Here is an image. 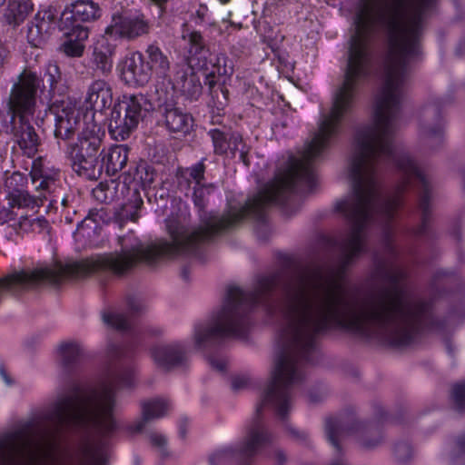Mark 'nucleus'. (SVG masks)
I'll return each instance as SVG.
<instances>
[{
	"label": "nucleus",
	"mask_w": 465,
	"mask_h": 465,
	"mask_svg": "<svg viewBox=\"0 0 465 465\" xmlns=\"http://www.w3.org/2000/svg\"><path fill=\"white\" fill-rule=\"evenodd\" d=\"M378 285L361 298L350 296L337 279H255L252 290L230 286L222 307L193 326L194 348L204 351L225 339H244L252 311L261 306L279 321L270 381L242 440L213 452L211 465H252L253 458L273 441L261 419L264 406L284 420L292 407V390L313 364L319 335L343 328L391 345H409V299L402 279H375Z\"/></svg>",
	"instance_id": "nucleus-1"
},
{
	"label": "nucleus",
	"mask_w": 465,
	"mask_h": 465,
	"mask_svg": "<svg viewBox=\"0 0 465 465\" xmlns=\"http://www.w3.org/2000/svg\"><path fill=\"white\" fill-rule=\"evenodd\" d=\"M134 343L125 346L109 343L106 349L109 362L96 386L85 392L70 376L84 356V348L77 341L61 343L58 354L62 373L56 398L40 420H30L0 438V465L16 460L35 465L42 457L49 455L61 434L80 428L92 430L101 438L87 451L88 465H105L107 440L119 430L114 418L117 392L135 384L134 367L124 362L132 357Z\"/></svg>",
	"instance_id": "nucleus-2"
},
{
	"label": "nucleus",
	"mask_w": 465,
	"mask_h": 465,
	"mask_svg": "<svg viewBox=\"0 0 465 465\" xmlns=\"http://www.w3.org/2000/svg\"><path fill=\"white\" fill-rule=\"evenodd\" d=\"M188 45L186 63L183 64L189 66L191 71L198 70L205 74L204 84L210 89L214 106L218 110L223 109L227 104L228 91L216 87L215 76L231 77L234 71L232 61L223 53L213 55L200 32L193 31L188 35Z\"/></svg>",
	"instance_id": "nucleus-3"
},
{
	"label": "nucleus",
	"mask_w": 465,
	"mask_h": 465,
	"mask_svg": "<svg viewBox=\"0 0 465 465\" xmlns=\"http://www.w3.org/2000/svg\"><path fill=\"white\" fill-rule=\"evenodd\" d=\"M100 128L95 124L86 126L79 134L78 142L68 146L66 155L73 171L86 180L100 178L104 165L98 160L102 144Z\"/></svg>",
	"instance_id": "nucleus-4"
},
{
	"label": "nucleus",
	"mask_w": 465,
	"mask_h": 465,
	"mask_svg": "<svg viewBox=\"0 0 465 465\" xmlns=\"http://www.w3.org/2000/svg\"><path fill=\"white\" fill-rule=\"evenodd\" d=\"M151 109L152 104L143 94H124L111 112L108 126L111 136L117 141L129 138Z\"/></svg>",
	"instance_id": "nucleus-5"
},
{
	"label": "nucleus",
	"mask_w": 465,
	"mask_h": 465,
	"mask_svg": "<svg viewBox=\"0 0 465 465\" xmlns=\"http://www.w3.org/2000/svg\"><path fill=\"white\" fill-rule=\"evenodd\" d=\"M110 180L100 183L93 190L94 197L100 203H110L114 201L123 200L122 207L118 212V217L121 221L136 222L139 218V211L143 202L137 187V183L134 181Z\"/></svg>",
	"instance_id": "nucleus-6"
},
{
	"label": "nucleus",
	"mask_w": 465,
	"mask_h": 465,
	"mask_svg": "<svg viewBox=\"0 0 465 465\" xmlns=\"http://www.w3.org/2000/svg\"><path fill=\"white\" fill-rule=\"evenodd\" d=\"M40 87L38 75L30 70L23 71L13 84L8 102V111L15 118L34 115Z\"/></svg>",
	"instance_id": "nucleus-7"
},
{
	"label": "nucleus",
	"mask_w": 465,
	"mask_h": 465,
	"mask_svg": "<svg viewBox=\"0 0 465 465\" xmlns=\"http://www.w3.org/2000/svg\"><path fill=\"white\" fill-rule=\"evenodd\" d=\"M348 430L351 433H358V440L361 446L365 450H372L378 447L382 442V436L377 435L373 439H369L372 434V426L364 421H353L349 428H345L341 420L335 417L327 418L325 420V433L330 443L334 447L338 457L335 458L331 465H348L347 461L340 456L341 447L339 444L340 439Z\"/></svg>",
	"instance_id": "nucleus-8"
},
{
	"label": "nucleus",
	"mask_w": 465,
	"mask_h": 465,
	"mask_svg": "<svg viewBox=\"0 0 465 465\" xmlns=\"http://www.w3.org/2000/svg\"><path fill=\"white\" fill-rule=\"evenodd\" d=\"M60 169L45 163L42 158L34 160L30 171L32 182L34 183L39 182V184L35 187L36 190L46 196H51L49 199L50 205L57 203L59 200H61L63 204L65 203V199L60 194Z\"/></svg>",
	"instance_id": "nucleus-9"
},
{
	"label": "nucleus",
	"mask_w": 465,
	"mask_h": 465,
	"mask_svg": "<svg viewBox=\"0 0 465 465\" xmlns=\"http://www.w3.org/2000/svg\"><path fill=\"white\" fill-rule=\"evenodd\" d=\"M150 24L143 14L114 15L111 23L105 28L109 38L133 40L149 33Z\"/></svg>",
	"instance_id": "nucleus-10"
},
{
	"label": "nucleus",
	"mask_w": 465,
	"mask_h": 465,
	"mask_svg": "<svg viewBox=\"0 0 465 465\" xmlns=\"http://www.w3.org/2000/svg\"><path fill=\"white\" fill-rule=\"evenodd\" d=\"M208 135L212 139L213 153L216 155H224L230 151L232 156H234L235 153L239 152L240 160L246 166H249L250 161L248 154L250 147L243 143L241 134L223 125L210 129Z\"/></svg>",
	"instance_id": "nucleus-11"
},
{
	"label": "nucleus",
	"mask_w": 465,
	"mask_h": 465,
	"mask_svg": "<svg viewBox=\"0 0 465 465\" xmlns=\"http://www.w3.org/2000/svg\"><path fill=\"white\" fill-rule=\"evenodd\" d=\"M50 110L55 114L54 137L59 141L71 139L79 124L75 106L69 99H55L49 104Z\"/></svg>",
	"instance_id": "nucleus-12"
},
{
	"label": "nucleus",
	"mask_w": 465,
	"mask_h": 465,
	"mask_svg": "<svg viewBox=\"0 0 465 465\" xmlns=\"http://www.w3.org/2000/svg\"><path fill=\"white\" fill-rule=\"evenodd\" d=\"M5 132L11 134L23 153L27 157H34L41 144L40 137L35 132L27 117H10V124Z\"/></svg>",
	"instance_id": "nucleus-13"
},
{
	"label": "nucleus",
	"mask_w": 465,
	"mask_h": 465,
	"mask_svg": "<svg viewBox=\"0 0 465 465\" xmlns=\"http://www.w3.org/2000/svg\"><path fill=\"white\" fill-rule=\"evenodd\" d=\"M40 82L39 99L41 103L52 104L55 99H64L65 86L62 83V74L56 63L49 62L45 65L43 76H38Z\"/></svg>",
	"instance_id": "nucleus-14"
},
{
	"label": "nucleus",
	"mask_w": 465,
	"mask_h": 465,
	"mask_svg": "<svg viewBox=\"0 0 465 465\" xmlns=\"http://www.w3.org/2000/svg\"><path fill=\"white\" fill-rule=\"evenodd\" d=\"M152 357L158 367L170 370L185 366L188 361V349L185 341L162 344L152 349Z\"/></svg>",
	"instance_id": "nucleus-15"
},
{
	"label": "nucleus",
	"mask_w": 465,
	"mask_h": 465,
	"mask_svg": "<svg viewBox=\"0 0 465 465\" xmlns=\"http://www.w3.org/2000/svg\"><path fill=\"white\" fill-rule=\"evenodd\" d=\"M56 27V17L51 10H42L35 14L26 26V38L33 46L44 44Z\"/></svg>",
	"instance_id": "nucleus-16"
},
{
	"label": "nucleus",
	"mask_w": 465,
	"mask_h": 465,
	"mask_svg": "<svg viewBox=\"0 0 465 465\" xmlns=\"http://www.w3.org/2000/svg\"><path fill=\"white\" fill-rule=\"evenodd\" d=\"M126 312L115 310L104 312L102 319L104 324L117 331L129 330L132 325V318L143 313L145 310V305L139 297L129 296L126 299Z\"/></svg>",
	"instance_id": "nucleus-17"
},
{
	"label": "nucleus",
	"mask_w": 465,
	"mask_h": 465,
	"mask_svg": "<svg viewBox=\"0 0 465 465\" xmlns=\"http://www.w3.org/2000/svg\"><path fill=\"white\" fill-rule=\"evenodd\" d=\"M173 84L185 99L190 101L198 100L203 93L200 77L186 64H175Z\"/></svg>",
	"instance_id": "nucleus-18"
},
{
	"label": "nucleus",
	"mask_w": 465,
	"mask_h": 465,
	"mask_svg": "<svg viewBox=\"0 0 465 465\" xmlns=\"http://www.w3.org/2000/svg\"><path fill=\"white\" fill-rule=\"evenodd\" d=\"M152 74L141 53L127 56L122 68V77L130 85L143 86L151 79Z\"/></svg>",
	"instance_id": "nucleus-19"
},
{
	"label": "nucleus",
	"mask_w": 465,
	"mask_h": 465,
	"mask_svg": "<svg viewBox=\"0 0 465 465\" xmlns=\"http://www.w3.org/2000/svg\"><path fill=\"white\" fill-rule=\"evenodd\" d=\"M141 407L142 417L126 426V430L131 434L142 432L149 421L163 417L170 405L165 399L155 398L143 401Z\"/></svg>",
	"instance_id": "nucleus-20"
},
{
	"label": "nucleus",
	"mask_w": 465,
	"mask_h": 465,
	"mask_svg": "<svg viewBox=\"0 0 465 465\" xmlns=\"http://www.w3.org/2000/svg\"><path fill=\"white\" fill-rule=\"evenodd\" d=\"M103 10L98 3L93 0H75L67 6L62 15V23L69 19L74 22L91 23L98 20Z\"/></svg>",
	"instance_id": "nucleus-21"
},
{
	"label": "nucleus",
	"mask_w": 465,
	"mask_h": 465,
	"mask_svg": "<svg viewBox=\"0 0 465 465\" xmlns=\"http://www.w3.org/2000/svg\"><path fill=\"white\" fill-rule=\"evenodd\" d=\"M161 112L164 126L170 133L186 134L192 130L193 119L181 108L165 104Z\"/></svg>",
	"instance_id": "nucleus-22"
},
{
	"label": "nucleus",
	"mask_w": 465,
	"mask_h": 465,
	"mask_svg": "<svg viewBox=\"0 0 465 465\" xmlns=\"http://www.w3.org/2000/svg\"><path fill=\"white\" fill-rule=\"evenodd\" d=\"M115 45L109 42L107 35H103L94 45L92 64L95 72L102 75H108L113 69V56Z\"/></svg>",
	"instance_id": "nucleus-23"
},
{
	"label": "nucleus",
	"mask_w": 465,
	"mask_h": 465,
	"mask_svg": "<svg viewBox=\"0 0 465 465\" xmlns=\"http://www.w3.org/2000/svg\"><path fill=\"white\" fill-rule=\"evenodd\" d=\"M129 147L126 144L112 145L103 149L100 153L101 165L108 175H115L127 164L129 159Z\"/></svg>",
	"instance_id": "nucleus-24"
},
{
	"label": "nucleus",
	"mask_w": 465,
	"mask_h": 465,
	"mask_svg": "<svg viewBox=\"0 0 465 465\" xmlns=\"http://www.w3.org/2000/svg\"><path fill=\"white\" fill-rule=\"evenodd\" d=\"M85 101L92 110L102 113L112 105V88L104 80H95L88 87Z\"/></svg>",
	"instance_id": "nucleus-25"
},
{
	"label": "nucleus",
	"mask_w": 465,
	"mask_h": 465,
	"mask_svg": "<svg viewBox=\"0 0 465 465\" xmlns=\"http://www.w3.org/2000/svg\"><path fill=\"white\" fill-rule=\"evenodd\" d=\"M33 10L29 0H9L3 11L1 21L12 28L18 27Z\"/></svg>",
	"instance_id": "nucleus-26"
},
{
	"label": "nucleus",
	"mask_w": 465,
	"mask_h": 465,
	"mask_svg": "<svg viewBox=\"0 0 465 465\" xmlns=\"http://www.w3.org/2000/svg\"><path fill=\"white\" fill-rule=\"evenodd\" d=\"M146 64L151 74L165 79L169 75L170 60L168 55L156 45H149L145 50Z\"/></svg>",
	"instance_id": "nucleus-27"
},
{
	"label": "nucleus",
	"mask_w": 465,
	"mask_h": 465,
	"mask_svg": "<svg viewBox=\"0 0 465 465\" xmlns=\"http://www.w3.org/2000/svg\"><path fill=\"white\" fill-rule=\"evenodd\" d=\"M7 200L11 207L35 209L43 205L44 201L48 200V196L43 193H39L38 195L35 196L30 194L25 189L8 196Z\"/></svg>",
	"instance_id": "nucleus-28"
},
{
	"label": "nucleus",
	"mask_w": 465,
	"mask_h": 465,
	"mask_svg": "<svg viewBox=\"0 0 465 465\" xmlns=\"http://www.w3.org/2000/svg\"><path fill=\"white\" fill-rule=\"evenodd\" d=\"M13 208L10 204L0 208V224L10 223L15 233H19L20 231L27 232L28 217L22 215L17 219V213L14 212Z\"/></svg>",
	"instance_id": "nucleus-29"
},
{
	"label": "nucleus",
	"mask_w": 465,
	"mask_h": 465,
	"mask_svg": "<svg viewBox=\"0 0 465 465\" xmlns=\"http://www.w3.org/2000/svg\"><path fill=\"white\" fill-rule=\"evenodd\" d=\"M27 176L20 172H14L5 179L6 197L26 189Z\"/></svg>",
	"instance_id": "nucleus-30"
},
{
	"label": "nucleus",
	"mask_w": 465,
	"mask_h": 465,
	"mask_svg": "<svg viewBox=\"0 0 465 465\" xmlns=\"http://www.w3.org/2000/svg\"><path fill=\"white\" fill-rule=\"evenodd\" d=\"M80 22L71 21L69 25V30L65 33V35L68 39L73 41L84 42L88 38L89 30L87 26L81 25Z\"/></svg>",
	"instance_id": "nucleus-31"
},
{
	"label": "nucleus",
	"mask_w": 465,
	"mask_h": 465,
	"mask_svg": "<svg viewBox=\"0 0 465 465\" xmlns=\"http://www.w3.org/2000/svg\"><path fill=\"white\" fill-rule=\"evenodd\" d=\"M97 228L98 223L91 215H88L78 223L76 233L83 237H91Z\"/></svg>",
	"instance_id": "nucleus-32"
},
{
	"label": "nucleus",
	"mask_w": 465,
	"mask_h": 465,
	"mask_svg": "<svg viewBox=\"0 0 465 465\" xmlns=\"http://www.w3.org/2000/svg\"><path fill=\"white\" fill-rule=\"evenodd\" d=\"M393 454L398 462L405 463L412 457L411 446L406 441L399 442L393 448Z\"/></svg>",
	"instance_id": "nucleus-33"
},
{
	"label": "nucleus",
	"mask_w": 465,
	"mask_h": 465,
	"mask_svg": "<svg viewBox=\"0 0 465 465\" xmlns=\"http://www.w3.org/2000/svg\"><path fill=\"white\" fill-rule=\"evenodd\" d=\"M62 48L66 55L80 57L84 53V45L81 42L73 41L67 38V40L63 44Z\"/></svg>",
	"instance_id": "nucleus-34"
},
{
	"label": "nucleus",
	"mask_w": 465,
	"mask_h": 465,
	"mask_svg": "<svg viewBox=\"0 0 465 465\" xmlns=\"http://www.w3.org/2000/svg\"><path fill=\"white\" fill-rule=\"evenodd\" d=\"M452 398L456 408L465 411V382L456 384L452 389Z\"/></svg>",
	"instance_id": "nucleus-35"
},
{
	"label": "nucleus",
	"mask_w": 465,
	"mask_h": 465,
	"mask_svg": "<svg viewBox=\"0 0 465 465\" xmlns=\"http://www.w3.org/2000/svg\"><path fill=\"white\" fill-rule=\"evenodd\" d=\"M272 465H286L288 462L287 453L280 448H275L268 456Z\"/></svg>",
	"instance_id": "nucleus-36"
},
{
	"label": "nucleus",
	"mask_w": 465,
	"mask_h": 465,
	"mask_svg": "<svg viewBox=\"0 0 465 465\" xmlns=\"http://www.w3.org/2000/svg\"><path fill=\"white\" fill-rule=\"evenodd\" d=\"M207 361L213 370L223 372L226 369L227 361L223 357L210 355L207 357Z\"/></svg>",
	"instance_id": "nucleus-37"
},
{
	"label": "nucleus",
	"mask_w": 465,
	"mask_h": 465,
	"mask_svg": "<svg viewBox=\"0 0 465 465\" xmlns=\"http://www.w3.org/2000/svg\"><path fill=\"white\" fill-rule=\"evenodd\" d=\"M27 231L38 229L39 231H43L48 227V222L44 217H37L35 219H29L26 224Z\"/></svg>",
	"instance_id": "nucleus-38"
},
{
	"label": "nucleus",
	"mask_w": 465,
	"mask_h": 465,
	"mask_svg": "<svg viewBox=\"0 0 465 465\" xmlns=\"http://www.w3.org/2000/svg\"><path fill=\"white\" fill-rule=\"evenodd\" d=\"M420 134L424 138L433 137L436 134L435 124L433 123L426 124L423 120H420Z\"/></svg>",
	"instance_id": "nucleus-39"
},
{
	"label": "nucleus",
	"mask_w": 465,
	"mask_h": 465,
	"mask_svg": "<svg viewBox=\"0 0 465 465\" xmlns=\"http://www.w3.org/2000/svg\"><path fill=\"white\" fill-rule=\"evenodd\" d=\"M286 428L295 440L301 442H307L309 440V434L305 430H300L298 429L292 428L289 424H286Z\"/></svg>",
	"instance_id": "nucleus-40"
},
{
	"label": "nucleus",
	"mask_w": 465,
	"mask_h": 465,
	"mask_svg": "<svg viewBox=\"0 0 465 465\" xmlns=\"http://www.w3.org/2000/svg\"><path fill=\"white\" fill-rule=\"evenodd\" d=\"M249 383V379L246 376H236L232 380V388L233 391H239L245 388Z\"/></svg>",
	"instance_id": "nucleus-41"
},
{
	"label": "nucleus",
	"mask_w": 465,
	"mask_h": 465,
	"mask_svg": "<svg viewBox=\"0 0 465 465\" xmlns=\"http://www.w3.org/2000/svg\"><path fill=\"white\" fill-rule=\"evenodd\" d=\"M150 440L153 446L163 448L166 443V439L163 434L153 432L150 434Z\"/></svg>",
	"instance_id": "nucleus-42"
},
{
	"label": "nucleus",
	"mask_w": 465,
	"mask_h": 465,
	"mask_svg": "<svg viewBox=\"0 0 465 465\" xmlns=\"http://www.w3.org/2000/svg\"><path fill=\"white\" fill-rule=\"evenodd\" d=\"M458 452L465 454V435L460 436L457 440Z\"/></svg>",
	"instance_id": "nucleus-43"
},
{
	"label": "nucleus",
	"mask_w": 465,
	"mask_h": 465,
	"mask_svg": "<svg viewBox=\"0 0 465 465\" xmlns=\"http://www.w3.org/2000/svg\"><path fill=\"white\" fill-rule=\"evenodd\" d=\"M443 274H444V273H443L441 271L438 270V272H437V275H438V301H439L440 299H441V298H442V296H443V293H442L441 290H440V289H441V288H442V286H443V283H442V282H440V278L443 276Z\"/></svg>",
	"instance_id": "nucleus-44"
},
{
	"label": "nucleus",
	"mask_w": 465,
	"mask_h": 465,
	"mask_svg": "<svg viewBox=\"0 0 465 465\" xmlns=\"http://www.w3.org/2000/svg\"><path fill=\"white\" fill-rule=\"evenodd\" d=\"M0 375L6 384H11V381L3 367H0Z\"/></svg>",
	"instance_id": "nucleus-45"
},
{
	"label": "nucleus",
	"mask_w": 465,
	"mask_h": 465,
	"mask_svg": "<svg viewBox=\"0 0 465 465\" xmlns=\"http://www.w3.org/2000/svg\"><path fill=\"white\" fill-rule=\"evenodd\" d=\"M146 331L151 335H159L162 333V330L160 328L146 329Z\"/></svg>",
	"instance_id": "nucleus-46"
},
{
	"label": "nucleus",
	"mask_w": 465,
	"mask_h": 465,
	"mask_svg": "<svg viewBox=\"0 0 465 465\" xmlns=\"http://www.w3.org/2000/svg\"><path fill=\"white\" fill-rule=\"evenodd\" d=\"M423 112L424 113H429L430 114H431L432 116L435 115L436 114V109L433 107V106H430V107H425L423 108Z\"/></svg>",
	"instance_id": "nucleus-47"
},
{
	"label": "nucleus",
	"mask_w": 465,
	"mask_h": 465,
	"mask_svg": "<svg viewBox=\"0 0 465 465\" xmlns=\"http://www.w3.org/2000/svg\"><path fill=\"white\" fill-rule=\"evenodd\" d=\"M445 345H446V349H447L448 352L450 354H451L452 353V347H451V344H450L449 340H445Z\"/></svg>",
	"instance_id": "nucleus-48"
},
{
	"label": "nucleus",
	"mask_w": 465,
	"mask_h": 465,
	"mask_svg": "<svg viewBox=\"0 0 465 465\" xmlns=\"http://www.w3.org/2000/svg\"><path fill=\"white\" fill-rule=\"evenodd\" d=\"M182 276L184 280H188L189 278V275H188V272H187V269H183V272H182Z\"/></svg>",
	"instance_id": "nucleus-49"
},
{
	"label": "nucleus",
	"mask_w": 465,
	"mask_h": 465,
	"mask_svg": "<svg viewBox=\"0 0 465 465\" xmlns=\"http://www.w3.org/2000/svg\"><path fill=\"white\" fill-rule=\"evenodd\" d=\"M459 51L465 54V41L460 45Z\"/></svg>",
	"instance_id": "nucleus-50"
},
{
	"label": "nucleus",
	"mask_w": 465,
	"mask_h": 465,
	"mask_svg": "<svg viewBox=\"0 0 465 465\" xmlns=\"http://www.w3.org/2000/svg\"><path fill=\"white\" fill-rule=\"evenodd\" d=\"M179 432H180L181 437H184L185 430H184V429L183 427H180V431Z\"/></svg>",
	"instance_id": "nucleus-51"
},
{
	"label": "nucleus",
	"mask_w": 465,
	"mask_h": 465,
	"mask_svg": "<svg viewBox=\"0 0 465 465\" xmlns=\"http://www.w3.org/2000/svg\"><path fill=\"white\" fill-rule=\"evenodd\" d=\"M375 257H379V258H381V259H384V255H379V254H374L373 256V260L375 259Z\"/></svg>",
	"instance_id": "nucleus-52"
},
{
	"label": "nucleus",
	"mask_w": 465,
	"mask_h": 465,
	"mask_svg": "<svg viewBox=\"0 0 465 465\" xmlns=\"http://www.w3.org/2000/svg\"><path fill=\"white\" fill-rule=\"evenodd\" d=\"M456 465H462L463 463L460 461L458 459L454 460Z\"/></svg>",
	"instance_id": "nucleus-53"
},
{
	"label": "nucleus",
	"mask_w": 465,
	"mask_h": 465,
	"mask_svg": "<svg viewBox=\"0 0 465 465\" xmlns=\"http://www.w3.org/2000/svg\"><path fill=\"white\" fill-rule=\"evenodd\" d=\"M462 185H463V189L465 190V173H464L463 179H462Z\"/></svg>",
	"instance_id": "nucleus-54"
},
{
	"label": "nucleus",
	"mask_w": 465,
	"mask_h": 465,
	"mask_svg": "<svg viewBox=\"0 0 465 465\" xmlns=\"http://www.w3.org/2000/svg\"><path fill=\"white\" fill-rule=\"evenodd\" d=\"M4 63V58L0 55V66L3 64Z\"/></svg>",
	"instance_id": "nucleus-55"
},
{
	"label": "nucleus",
	"mask_w": 465,
	"mask_h": 465,
	"mask_svg": "<svg viewBox=\"0 0 465 465\" xmlns=\"http://www.w3.org/2000/svg\"><path fill=\"white\" fill-rule=\"evenodd\" d=\"M6 0H0V6L3 5L5 4Z\"/></svg>",
	"instance_id": "nucleus-56"
},
{
	"label": "nucleus",
	"mask_w": 465,
	"mask_h": 465,
	"mask_svg": "<svg viewBox=\"0 0 465 465\" xmlns=\"http://www.w3.org/2000/svg\"><path fill=\"white\" fill-rule=\"evenodd\" d=\"M437 328H438V333H439V332H440V322H438Z\"/></svg>",
	"instance_id": "nucleus-57"
}]
</instances>
